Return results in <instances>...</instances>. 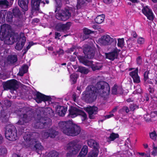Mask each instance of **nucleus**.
I'll return each instance as SVG.
<instances>
[{
  "mask_svg": "<svg viewBox=\"0 0 157 157\" xmlns=\"http://www.w3.org/2000/svg\"><path fill=\"white\" fill-rule=\"evenodd\" d=\"M77 71L84 74H87L89 72L88 69L85 67L81 66L78 67Z\"/></svg>",
  "mask_w": 157,
  "mask_h": 157,
  "instance_id": "nucleus-36",
  "label": "nucleus"
},
{
  "mask_svg": "<svg viewBox=\"0 0 157 157\" xmlns=\"http://www.w3.org/2000/svg\"><path fill=\"white\" fill-rule=\"evenodd\" d=\"M32 142L29 144L28 146L32 150L35 151L37 152L41 151L44 149L43 147L39 141L32 140Z\"/></svg>",
  "mask_w": 157,
  "mask_h": 157,
  "instance_id": "nucleus-14",
  "label": "nucleus"
},
{
  "mask_svg": "<svg viewBox=\"0 0 157 157\" xmlns=\"http://www.w3.org/2000/svg\"><path fill=\"white\" fill-rule=\"evenodd\" d=\"M120 51V50L116 48L111 52L105 53L106 58L111 61H113L115 59L117 58V56Z\"/></svg>",
  "mask_w": 157,
  "mask_h": 157,
  "instance_id": "nucleus-17",
  "label": "nucleus"
},
{
  "mask_svg": "<svg viewBox=\"0 0 157 157\" xmlns=\"http://www.w3.org/2000/svg\"><path fill=\"white\" fill-rule=\"evenodd\" d=\"M34 95L35 96L34 99L38 103L42 101H51L52 99L51 96L45 95L38 91L35 93Z\"/></svg>",
  "mask_w": 157,
  "mask_h": 157,
  "instance_id": "nucleus-10",
  "label": "nucleus"
},
{
  "mask_svg": "<svg viewBox=\"0 0 157 157\" xmlns=\"http://www.w3.org/2000/svg\"><path fill=\"white\" fill-rule=\"evenodd\" d=\"M8 61L11 63H14L17 60V58L16 55H10L8 57Z\"/></svg>",
  "mask_w": 157,
  "mask_h": 157,
  "instance_id": "nucleus-35",
  "label": "nucleus"
},
{
  "mask_svg": "<svg viewBox=\"0 0 157 157\" xmlns=\"http://www.w3.org/2000/svg\"><path fill=\"white\" fill-rule=\"evenodd\" d=\"M55 38L56 39L59 40V37L61 36L60 33L56 32L55 33Z\"/></svg>",
  "mask_w": 157,
  "mask_h": 157,
  "instance_id": "nucleus-59",
  "label": "nucleus"
},
{
  "mask_svg": "<svg viewBox=\"0 0 157 157\" xmlns=\"http://www.w3.org/2000/svg\"><path fill=\"white\" fill-rule=\"evenodd\" d=\"M151 155L154 156L157 155V146L154 147L151 152Z\"/></svg>",
  "mask_w": 157,
  "mask_h": 157,
  "instance_id": "nucleus-53",
  "label": "nucleus"
},
{
  "mask_svg": "<svg viewBox=\"0 0 157 157\" xmlns=\"http://www.w3.org/2000/svg\"><path fill=\"white\" fill-rule=\"evenodd\" d=\"M6 138L9 140L15 141L17 138V130L15 127L13 125L9 124L5 128Z\"/></svg>",
  "mask_w": 157,
  "mask_h": 157,
  "instance_id": "nucleus-3",
  "label": "nucleus"
},
{
  "mask_svg": "<svg viewBox=\"0 0 157 157\" xmlns=\"http://www.w3.org/2000/svg\"><path fill=\"white\" fill-rule=\"evenodd\" d=\"M51 124V120L49 118H46L41 117L39 119H36L35 122L34 124V127L35 128L42 129L46 128L50 125Z\"/></svg>",
  "mask_w": 157,
  "mask_h": 157,
  "instance_id": "nucleus-5",
  "label": "nucleus"
},
{
  "mask_svg": "<svg viewBox=\"0 0 157 157\" xmlns=\"http://www.w3.org/2000/svg\"><path fill=\"white\" fill-rule=\"evenodd\" d=\"M88 151V147L87 146L85 145L83 146L80 152L86 155Z\"/></svg>",
  "mask_w": 157,
  "mask_h": 157,
  "instance_id": "nucleus-48",
  "label": "nucleus"
},
{
  "mask_svg": "<svg viewBox=\"0 0 157 157\" xmlns=\"http://www.w3.org/2000/svg\"><path fill=\"white\" fill-rule=\"evenodd\" d=\"M99 149H93L90 151L88 155V157H97Z\"/></svg>",
  "mask_w": 157,
  "mask_h": 157,
  "instance_id": "nucleus-34",
  "label": "nucleus"
},
{
  "mask_svg": "<svg viewBox=\"0 0 157 157\" xmlns=\"http://www.w3.org/2000/svg\"><path fill=\"white\" fill-rule=\"evenodd\" d=\"M77 140H75L70 142L67 145V148L68 152L67 154V157L77 154L81 148V145L77 144Z\"/></svg>",
  "mask_w": 157,
  "mask_h": 157,
  "instance_id": "nucleus-4",
  "label": "nucleus"
},
{
  "mask_svg": "<svg viewBox=\"0 0 157 157\" xmlns=\"http://www.w3.org/2000/svg\"><path fill=\"white\" fill-rule=\"evenodd\" d=\"M86 56H78L77 58L80 63L88 66L90 63H91V61L87 60Z\"/></svg>",
  "mask_w": 157,
  "mask_h": 157,
  "instance_id": "nucleus-27",
  "label": "nucleus"
},
{
  "mask_svg": "<svg viewBox=\"0 0 157 157\" xmlns=\"http://www.w3.org/2000/svg\"><path fill=\"white\" fill-rule=\"evenodd\" d=\"M85 0H77V4L78 6L84 5L86 3Z\"/></svg>",
  "mask_w": 157,
  "mask_h": 157,
  "instance_id": "nucleus-56",
  "label": "nucleus"
},
{
  "mask_svg": "<svg viewBox=\"0 0 157 157\" xmlns=\"http://www.w3.org/2000/svg\"><path fill=\"white\" fill-rule=\"evenodd\" d=\"M42 136L45 139H47L49 137H50V136L48 131V132H44L43 133Z\"/></svg>",
  "mask_w": 157,
  "mask_h": 157,
  "instance_id": "nucleus-54",
  "label": "nucleus"
},
{
  "mask_svg": "<svg viewBox=\"0 0 157 157\" xmlns=\"http://www.w3.org/2000/svg\"><path fill=\"white\" fill-rule=\"evenodd\" d=\"M150 74V71L148 70H147L144 72V82H146V81L149 78L148 75Z\"/></svg>",
  "mask_w": 157,
  "mask_h": 157,
  "instance_id": "nucleus-47",
  "label": "nucleus"
},
{
  "mask_svg": "<svg viewBox=\"0 0 157 157\" xmlns=\"http://www.w3.org/2000/svg\"><path fill=\"white\" fill-rule=\"evenodd\" d=\"M90 63L88 66L90 67L93 71H95L96 70H99L102 67V65H99L98 63L94 64L93 61H91Z\"/></svg>",
  "mask_w": 157,
  "mask_h": 157,
  "instance_id": "nucleus-28",
  "label": "nucleus"
},
{
  "mask_svg": "<svg viewBox=\"0 0 157 157\" xmlns=\"http://www.w3.org/2000/svg\"><path fill=\"white\" fill-rule=\"evenodd\" d=\"M18 40L15 46V48L17 50H21L24 46L26 41V38L24 34H20Z\"/></svg>",
  "mask_w": 157,
  "mask_h": 157,
  "instance_id": "nucleus-16",
  "label": "nucleus"
},
{
  "mask_svg": "<svg viewBox=\"0 0 157 157\" xmlns=\"http://www.w3.org/2000/svg\"><path fill=\"white\" fill-rule=\"evenodd\" d=\"M148 116H150L149 114H146L144 115V118L145 120L147 122H149L151 121V118H150Z\"/></svg>",
  "mask_w": 157,
  "mask_h": 157,
  "instance_id": "nucleus-57",
  "label": "nucleus"
},
{
  "mask_svg": "<svg viewBox=\"0 0 157 157\" xmlns=\"http://www.w3.org/2000/svg\"><path fill=\"white\" fill-rule=\"evenodd\" d=\"M18 36L14 35H12L10 33L7 36L5 37L4 40L5 44L7 45H12L14 42L18 41Z\"/></svg>",
  "mask_w": 157,
  "mask_h": 157,
  "instance_id": "nucleus-15",
  "label": "nucleus"
},
{
  "mask_svg": "<svg viewBox=\"0 0 157 157\" xmlns=\"http://www.w3.org/2000/svg\"><path fill=\"white\" fill-rule=\"evenodd\" d=\"M147 90L150 94H153L154 93L155 91L154 88L151 87V86H149V87L148 88Z\"/></svg>",
  "mask_w": 157,
  "mask_h": 157,
  "instance_id": "nucleus-55",
  "label": "nucleus"
},
{
  "mask_svg": "<svg viewBox=\"0 0 157 157\" xmlns=\"http://www.w3.org/2000/svg\"><path fill=\"white\" fill-rule=\"evenodd\" d=\"M145 40L144 38L141 37L138 38L137 40L138 43L140 44H143Z\"/></svg>",
  "mask_w": 157,
  "mask_h": 157,
  "instance_id": "nucleus-52",
  "label": "nucleus"
},
{
  "mask_svg": "<svg viewBox=\"0 0 157 157\" xmlns=\"http://www.w3.org/2000/svg\"><path fill=\"white\" fill-rule=\"evenodd\" d=\"M83 32L84 34H87L89 35L90 34L94 33L93 31H92L86 28H85L83 29Z\"/></svg>",
  "mask_w": 157,
  "mask_h": 157,
  "instance_id": "nucleus-51",
  "label": "nucleus"
},
{
  "mask_svg": "<svg viewBox=\"0 0 157 157\" xmlns=\"http://www.w3.org/2000/svg\"><path fill=\"white\" fill-rule=\"evenodd\" d=\"M138 68H136L135 70L130 72L129 75L132 78L138 75Z\"/></svg>",
  "mask_w": 157,
  "mask_h": 157,
  "instance_id": "nucleus-46",
  "label": "nucleus"
},
{
  "mask_svg": "<svg viewBox=\"0 0 157 157\" xmlns=\"http://www.w3.org/2000/svg\"><path fill=\"white\" fill-rule=\"evenodd\" d=\"M122 110L123 111H125V112L127 113H128L129 112V110L127 106H124L122 108Z\"/></svg>",
  "mask_w": 157,
  "mask_h": 157,
  "instance_id": "nucleus-63",
  "label": "nucleus"
},
{
  "mask_svg": "<svg viewBox=\"0 0 157 157\" xmlns=\"http://www.w3.org/2000/svg\"><path fill=\"white\" fill-rule=\"evenodd\" d=\"M142 92L141 89L140 88H139L136 89V90L133 92L134 94H140Z\"/></svg>",
  "mask_w": 157,
  "mask_h": 157,
  "instance_id": "nucleus-64",
  "label": "nucleus"
},
{
  "mask_svg": "<svg viewBox=\"0 0 157 157\" xmlns=\"http://www.w3.org/2000/svg\"><path fill=\"white\" fill-rule=\"evenodd\" d=\"M58 153L54 150L50 151L48 154L49 157H58Z\"/></svg>",
  "mask_w": 157,
  "mask_h": 157,
  "instance_id": "nucleus-43",
  "label": "nucleus"
},
{
  "mask_svg": "<svg viewBox=\"0 0 157 157\" xmlns=\"http://www.w3.org/2000/svg\"><path fill=\"white\" fill-rule=\"evenodd\" d=\"M6 20L7 21L11 22L12 21L13 16L12 13L10 11H8L6 13Z\"/></svg>",
  "mask_w": 157,
  "mask_h": 157,
  "instance_id": "nucleus-39",
  "label": "nucleus"
},
{
  "mask_svg": "<svg viewBox=\"0 0 157 157\" xmlns=\"http://www.w3.org/2000/svg\"><path fill=\"white\" fill-rule=\"evenodd\" d=\"M132 78L133 79V81L134 83H139L140 82V77L138 75L133 77H132Z\"/></svg>",
  "mask_w": 157,
  "mask_h": 157,
  "instance_id": "nucleus-49",
  "label": "nucleus"
},
{
  "mask_svg": "<svg viewBox=\"0 0 157 157\" xmlns=\"http://www.w3.org/2000/svg\"><path fill=\"white\" fill-rule=\"evenodd\" d=\"M28 71V68L27 66H24L22 67L21 69H19L18 73L17 75L22 76L24 74L27 72Z\"/></svg>",
  "mask_w": 157,
  "mask_h": 157,
  "instance_id": "nucleus-33",
  "label": "nucleus"
},
{
  "mask_svg": "<svg viewBox=\"0 0 157 157\" xmlns=\"http://www.w3.org/2000/svg\"><path fill=\"white\" fill-rule=\"evenodd\" d=\"M71 25V22H67L65 24L58 23L55 26V30L57 31L66 33L70 29Z\"/></svg>",
  "mask_w": 157,
  "mask_h": 157,
  "instance_id": "nucleus-11",
  "label": "nucleus"
},
{
  "mask_svg": "<svg viewBox=\"0 0 157 157\" xmlns=\"http://www.w3.org/2000/svg\"><path fill=\"white\" fill-rule=\"evenodd\" d=\"M129 108L131 111H134L139 108V105L134 103H130L129 105Z\"/></svg>",
  "mask_w": 157,
  "mask_h": 157,
  "instance_id": "nucleus-41",
  "label": "nucleus"
},
{
  "mask_svg": "<svg viewBox=\"0 0 157 157\" xmlns=\"http://www.w3.org/2000/svg\"><path fill=\"white\" fill-rule=\"evenodd\" d=\"M58 126L63 133L68 136H75L80 133V136L82 137L85 136V131L83 130L81 131L80 126L74 124L71 121H60Z\"/></svg>",
  "mask_w": 157,
  "mask_h": 157,
  "instance_id": "nucleus-2",
  "label": "nucleus"
},
{
  "mask_svg": "<svg viewBox=\"0 0 157 157\" xmlns=\"http://www.w3.org/2000/svg\"><path fill=\"white\" fill-rule=\"evenodd\" d=\"M71 17V10L67 9H65L61 12L56 13V18L58 20L63 21H66Z\"/></svg>",
  "mask_w": 157,
  "mask_h": 157,
  "instance_id": "nucleus-9",
  "label": "nucleus"
},
{
  "mask_svg": "<svg viewBox=\"0 0 157 157\" xmlns=\"http://www.w3.org/2000/svg\"><path fill=\"white\" fill-rule=\"evenodd\" d=\"M68 111L69 113L68 116L72 118H75L78 115L82 117V120L84 121L87 118V115L83 111L73 106H71L69 108Z\"/></svg>",
  "mask_w": 157,
  "mask_h": 157,
  "instance_id": "nucleus-6",
  "label": "nucleus"
},
{
  "mask_svg": "<svg viewBox=\"0 0 157 157\" xmlns=\"http://www.w3.org/2000/svg\"><path fill=\"white\" fill-rule=\"evenodd\" d=\"M124 39L123 38H119L118 39L117 45L118 47L122 48L124 46Z\"/></svg>",
  "mask_w": 157,
  "mask_h": 157,
  "instance_id": "nucleus-42",
  "label": "nucleus"
},
{
  "mask_svg": "<svg viewBox=\"0 0 157 157\" xmlns=\"http://www.w3.org/2000/svg\"><path fill=\"white\" fill-rule=\"evenodd\" d=\"M70 81L71 82L72 84H75L76 83L78 78L77 75L76 74H73L70 76Z\"/></svg>",
  "mask_w": 157,
  "mask_h": 157,
  "instance_id": "nucleus-40",
  "label": "nucleus"
},
{
  "mask_svg": "<svg viewBox=\"0 0 157 157\" xmlns=\"http://www.w3.org/2000/svg\"><path fill=\"white\" fill-rule=\"evenodd\" d=\"M32 135L31 133L29 132H25L24 135L23 137L24 139L28 144V146L29 145L30 143L32 142V140H34L33 139Z\"/></svg>",
  "mask_w": 157,
  "mask_h": 157,
  "instance_id": "nucleus-26",
  "label": "nucleus"
},
{
  "mask_svg": "<svg viewBox=\"0 0 157 157\" xmlns=\"http://www.w3.org/2000/svg\"><path fill=\"white\" fill-rule=\"evenodd\" d=\"M157 116V112L156 111L152 112L151 113L150 117L151 118L155 117Z\"/></svg>",
  "mask_w": 157,
  "mask_h": 157,
  "instance_id": "nucleus-60",
  "label": "nucleus"
},
{
  "mask_svg": "<svg viewBox=\"0 0 157 157\" xmlns=\"http://www.w3.org/2000/svg\"><path fill=\"white\" fill-rule=\"evenodd\" d=\"M18 3L23 11H27L28 10L29 0H18Z\"/></svg>",
  "mask_w": 157,
  "mask_h": 157,
  "instance_id": "nucleus-23",
  "label": "nucleus"
},
{
  "mask_svg": "<svg viewBox=\"0 0 157 157\" xmlns=\"http://www.w3.org/2000/svg\"><path fill=\"white\" fill-rule=\"evenodd\" d=\"M44 0H40L37 3H35L34 5H32L31 6V13L33 14V13L35 12L38 11L40 9V3L43 4V6H44L45 4Z\"/></svg>",
  "mask_w": 157,
  "mask_h": 157,
  "instance_id": "nucleus-20",
  "label": "nucleus"
},
{
  "mask_svg": "<svg viewBox=\"0 0 157 157\" xmlns=\"http://www.w3.org/2000/svg\"><path fill=\"white\" fill-rule=\"evenodd\" d=\"M83 52L86 57L88 59L93 58L95 54L94 50L88 45H85L83 49Z\"/></svg>",
  "mask_w": 157,
  "mask_h": 157,
  "instance_id": "nucleus-13",
  "label": "nucleus"
},
{
  "mask_svg": "<svg viewBox=\"0 0 157 157\" xmlns=\"http://www.w3.org/2000/svg\"><path fill=\"white\" fill-rule=\"evenodd\" d=\"M143 13L147 17V18L150 20H153L154 19L153 13L152 10L146 6L144 7L142 10Z\"/></svg>",
  "mask_w": 157,
  "mask_h": 157,
  "instance_id": "nucleus-18",
  "label": "nucleus"
},
{
  "mask_svg": "<svg viewBox=\"0 0 157 157\" xmlns=\"http://www.w3.org/2000/svg\"><path fill=\"white\" fill-rule=\"evenodd\" d=\"M150 138L153 140H155L156 139L157 135L156 132L154 131L149 133Z\"/></svg>",
  "mask_w": 157,
  "mask_h": 157,
  "instance_id": "nucleus-45",
  "label": "nucleus"
},
{
  "mask_svg": "<svg viewBox=\"0 0 157 157\" xmlns=\"http://www.w3.org/2000/svg\"><path fill=\"white\" fill-rule=\"evenodd\" d=\"M12 13L14 17L17 18H20L22 14L21 13L18 7H15L13 9Z\"/></svg>",
  "mask_w": 157,
  "mask_h": 157,
  "instance_id": "nucleus-30",
  "label": "nucleus"
},
{
  "mask_svg": "<svg viewBox=\"0 0 157 157\" xmlns=\"http://www.w3.org/2000/svg\"><path fill=\"white\" fill-rule=\"evenodd\" d=\"M0 119L3 123H6L8 121V119L6 117V113L4 110H2L0 113Z\"/></svg>",
  "mask_w": 157,
  "mask_h": 157,
  "instance_id": "nucleus-31",
  "label": "nucleus"
},
{
  "mask_svg": "<svg viewBox=\"0 0 157 157\" xmlns=\"http://www.w3.org/2000/svg\"><path fill=\"white\" fill-rule=\"evenodd\" d=\"M1 155H3L7 152V149L5 147H1Z\"/></svg>",
  "mask_w": 157,
  "mask_h": 157,
  "instance_id": "nucleus-62",
  "label": "nucleus"
},
{
  "mask_svg": "<svg viewBox=\"0 0 157 157\" xmlns=\"http://www.w3.org/2000/svg\"><path fill=\"white\" fill-rule=\"evenodd\" d=\"M2 85L4 90H16L18 88V81L14 79L4 82L2 83Z\"/></svg>",
  "mask_w": 157,
  "mask_h": 157,
  "instance_id": "nucleus-7",
  "label": "nucleus"
},
{
  "mask_svg": "<svg viewBox=\"0 0 157 157\" xmlns=\"http://www.w3.org/2000/svg\"><path fill=\"white\" fill-rule=\"evenodd\" d=\"M87 144L90 147L93 148V149H99V143L93 139H90L88 140Z\"/></svg>",
  "mask_w": 157,
  "mask_h": 157,
  "instance_id": "nucleus-25",
  "label": "nucleus"
},
{
  "mask_svg": "<svg viewBox=\"0 0 157 157\" xmlns=\"http://www.w3.org/2000/svg\"><path fill=\"white\" fill-rule=\"evenodd\" d=\"M59 115L60 116H64L67 110V108L62 106L57 105L56 108Z\"/></svg>",
  "mask_w": 157,
  "mask_h": 157,
  "instance_id": "nucleus-24",
  "label": "nucleus"
},
{
  "mask_svg": "<svg viewBox=\"0 0 157 157\" xmlns=\"http://www.w3.org/2000/svg\"><path fill=\"white\" fill-rule=\"evenodd\" d=\"M119 137V135L118 134L112 132L110 134V136L109 137V139L110 141H113L116 139L118 138Z\"/></svg>",
  "mask_w": 157,
  "mask_h": 157,
  "instance_id": "nucleus-38",
  "label": "nucleus"
},
{
  "mask_svg": "<svg viewBox=\"0 0 157 157\" xmlns=\"http://www.w3.org/2000/svg\"><path fill=\"white\" fill-rule=\"evenodd\" d=\"M10 33L9 29L6 28L5 26H1L0 31V38L1 40H4L5 37Z\"/></svg>",
  "mask_w": 157,
  "mask_h": 157,
  "instance_id": "nucleus-21",
  "label": "nucleus"
},
{
  "mask_svg": "<svg viewBox=\"0 0 157 157\" xmlns=\"http://www.w3.org/2000/svg\"><path fill=\"white\" fill-rule=\"evenodd\" d=\"M48 131L49 133L51 138H54L58 134V132L56 131L55 130L52 128H50L49 129Z\"/></svg>",
  "mask_w": 157,
  "mask_h": 157,
  "instance_id": "nucleus-37",
  "label": "nucleus"
},
{
  "mask_svg": "<svg viewBox=\"0 0 157 157\" xmlns=\"http://www.w3.org/2000/svg\"><path fill=\"white\" fill-rule=\"evenodd\" d=\"M7 10H2L0 11V23L3 24L5 21Z\"/></svg>",
  "mask_w": 157,
  "mask_h": 157,
  "instance_id": "nucleus-29",
  "label": "nucleus"
},
{
  "mask_svg": "<svg viewBox=\"0 0 157 157\" xmlns=\"http://www.w3.org/2000/svg\"><path fill=\"white\" fill-rule=\"evenodd\" d=\"M9 6V2L7 0H0V7L6 6L7 7Z\"/></svg>",
  "mask_w": 157,
  "mask_h": 157,
  "instance_id": "nucleus-44",
  "label": "nucleus"
},
{
  "mask_svg": "<svg viewBox=\"0 0 157 157\" xmlns=\"http://www.w3.org/2000/svg\"><path fill=\"white\" fill-rule=\"evenodd\" d=\"M84 109L88 113L90 119H94L95 118L94 115L97 114L98 111V108L94 106L84 107Z\"/></svg>",
  "mask_w": 157,
  "mask_h": 157,
  "instance_id": "nucleus-12",
  "label": "nucleus"
},
{
  "mask_svg": "<svg viewBox=\"0 0 157 157\" xmlns=\"http://www.w3.org/2000/svg\"><path fill=\"white\" fill-rule=\"evenodd\" d=\"M90 37V35L88 34H84L82 36V39L83 40H86Z\"/></svg>",
  "mask_w": 157,
  "mask_h": 157,
  "instance_id": "nucleus-61",
  "label": "nucleus"
},
{
  "mask_svg": "<svg viewBox=\"0 0 157 157\" xmlns=\"http://www.w3.org/2000/svg\"><path fill=\"white\" fill-rule=\"evenodd\" d=\"M99 41L104 45H115L117 43V40L115 38H111L109 35H108L102 36L99 39Z\"/></svg>",
  "mask_w": 157,
  "mask_h": 157,
  "instance_id": "nucleus-8",
  "label": "nucleus"
},
{
  "mask_svg": "<svg viewBox=\"0 0 157 157\" xmlns=\"http://www.w3.org/2000/svg\"><path fill=\"white\" fill-rule=\"evenodd\" d=\"M136 63L139 66L141 65L142 63V58L141 56H138L136 59Z\"/></svg>",
  "mask_w": 157,
  "mask_h": 157,
  "instance_id": "nucleus-50",
  "label": "nucleus"
},
{
  "mask_svg": "<svg viewBox=\"0 0 157 157\" xmlns=\"http://www.w3.org/2000/svg\"><path fill=\"white\" fill-rule=\"evenodd\" d=\"M105 19V15L101 14L98 15L95 19V21L97 24H100L103 22Z\"/></svg>",
  "mask_w": 157,
  "mask_h": 157,
  "instance_id": "nucleus-32",
  "label": "nucleus"
},
{
  "mask_svg": "<svg viewBox=\"0 0 157 157\" xmlns=\"http://www.w3.org/2000/svg\"><path fill=\"white\" fill-rule=\"evenodd\" d=\"M110 91L108 83L100 81L96 83L95 86L90 85L87 86L83 94V98L86 102L92 103L97 99V95L105 98L109 95Z\"/></svg>",
  "mask_w": 157,
  "mask_h": 157,
  "instance_id": "nucleus-1",
  "label": "nucleus"
},
{
  "mask_svg": "<svg viewBox=\"0 0 157 157\" xmlns=\"http://www.w3.org/2000/svg\"><path fill=\"white\" fill-rule=\"evenodd\" d=\"M76 47L75 46H73L70 48H68L67 50V52L68 53H71L72 52H74L75 49Z\"/></svg>",
  "mask_w": 157,
  "mask_h": 157,
  "instance_id": "nucleus-58",
  "label": "nucleus"
},
{
  "mask_svg": "<svg viewBox=\"0 0 157 157\" xmlns=\"http://www.w3.org/2000/svg\"><path fill=\"white\" fill-rule=\"evenodd\" d=\"M111 92L112 94H122L124 93V90L121 86H118L117 84H115L113 86Z\"/></svg>",
  "mask_w": 157,
  "mask_h": 157,
  "instance_id": "nucleus-19",
  "label": "nucleus"
},
{
  "mask_svg": "<svg viewBox=\"0 0 157 157\" xmlns=\"http://www.w3.org/2000/svg\"><path fill=\"white\" fill-rule=\"evenodd\" d=\"M28 113V112H27V114L25 113L22 115V116H21V117L17 122L18 124L24 125L25 124L29 122L30 119L28 116L27 114Z\"/></svg>",
  "mask_w": 157,
  "mask_h": 157,
  "instance_id": "nucleus-22",
  "label": "nucleus"
}]
</instances>
